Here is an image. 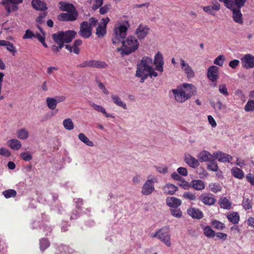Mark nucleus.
Masks as SVG:
<instances>
[{
	"label": "nucleus",
	"instance_id": "412c9836",
	"mask_svg": "<svg viewBox=\"0 0 254 254\" xmlns=\"http://www.w3.org/2000/svg\"><path fill=\"white\" fill-rule=\"evenodd\" d=\"M31 5L37 10L45 11L47 9L46 3L40 0H32Z\"/></svg>",
	"mask_w": 254,
	"mask_h": 254
},
{
	"label": "nucleus",
	"instance_id": "37998d69",
	"mask_svg": "<svg viewBox=\"0 0 254 254\" xmlns=\"http://www.w3.org/2000/svg\"><path fill=\"white\" fill-rule=\"evenodd\" d=\"M242 205L245 210H249L252 208V200L248 198L244 197Z\"/></svg>",
	"mask_w": 254,
	"mask_h": 254
},
{
	"label": "nucleus",
	"instance_id": "5701e85b",
	"mask_svg": "<svg viewBox=\"0 0 254 254\" xmlns=\"http://www.w3.org/2000/svg\"><path fill=\"white\" fill-rule=\"evenodd\" d=\"M7 144L8 147L14 150H18L21 147V143L16 139H11L7 141Z\"/></svg>",
	"mask_w": 254,
	"mask_h": 254
},
{
	"label": "nucleus",
	"instance_id": "0e129e2a",
	"mask_svg": "<svg viewBox=\"0 0 254 254\" xmlns=\"http://www.w3.org/2000/svg\"><path fill=\"white\" fill-rule=\"evenodd\" d=\"M240 64V61L238 60H234L231 61L229 63V65L233 69H235Z\"/></svg>",
	"mask_w": 254,
	"mask_h": 254
},
{
	"label": "nucleus",
	"instance_id": "774afa93",
	"mask_svg": "<svg viewBox=\"0 0 254 254\" xmlns=\"http://www.w3.org/2000/svg\"><path fill=\"white\" fill-rule=\"evenodd\" d=\"M180 186L182 187L184 189L188 190L191 188V182L189 183V182L186 181L185 180H183L181 182Z\"/></svg>",
	"mask_w": 254,
	"mask_h": 254
},
{
	"label": "nucleus",
	"instance_id": "e433bc0d",
	"mask_svg": "<svg viewBox=\"0 0 254 254\" xmlns=\"http://www.w3.org/2000/svg\"><path fill=\"white\" fill-rule=\"evenodd\" d=\"M211 225L213 228L219 230H222L225 227V224L217 220H212L211 222Z\"/></svg>",
	"mask_w": 254,
	"mask_h": 254
},
{
	"label": "nucleus",
	"instance_id": "39448f33",
	"mask_svg": "<svg viewBox=\"0 0 254 254\" xmlns=\"http://www.w3.org/2000/svg\"><path fill=\"white\" fill-rule=\"evenodd\" d=\"M152 238H158L168 247H170L171 243L170 241V236L167 229L162 228L158 231L152 235Z\"/></svg>",
	"mask_w": 254,
	"mask_h": 254
},
{
	"label": "nucleus",
	"instance_id": "dca6fc26",
	"mask_svg": "<svg viewBox=\"0 0 254 254\" xmlns=\"http://www.w3.org/2000/svg\"><path fill=\"white\" fill-rule=\"evenodd\" d=\"M233 20L239 24H243L244 23L243 14L241 8H234L232 10Z\"/></svg>",
	"mask_w": 254,
	"mask_h": 254
},
{
	"label": "nucleus",
	"instance_id": "4d7b16f0",
	"mask_svg": "<svg viewBox=\"0 0 254 254\" xmlns=\"http://www.w3.org/2000/svg\"><path fill=\"white\" fill-rule=\"evenodd\" d=\"M219 92L224 96H228L229 93L225 84H221L219 86Z\"/></svg>",
	"mask_w": 254,
	"mask_h": 254
},
{
	"label": "nucleus",
	"instance_id": "cd10ccee",
	"mask_svg": "<svg viewBox=\"0 0 254 254\" xmlns=\"http://www.w3.org/2000/svg\"><path fill=\"white\" fill-rule=\"evenodd\" d=\"M232 175L236 178L242 179L244 177L243 171L240 168L235 167L231 169Z\"/></svg>",
	"mask_w": 254,
	"mask_h": 254
},
{
	"label": "nucleus",
	"instance_id": "bb28decb",
	"mask_svg": "<svg viewBox=\"0 0 254 254\" xmlns=\"http://www.w3.org/2000/svg\"><path fill=\"white\" fill-rule=\"evenodd\" d=\"M211 154L207 151H203L199 153L198 159L200 162H206L210 160Z\"/></svg>",
	"mask_w": 254,
	"mask_h": 254
},
{
	"label": "nucleus",
	"instance_id": "f3484780",
	"mask_svg": "<svg viewBox=\"0 0 254 254\" xmlns=\"http://www.w3.org/2000/svg\"><path fill=\"white\" fill-rule=\"evenodd\" d=\"M200 200L205 205H213L216 200L212 196V194L208 193H202L200 196Z\"/></svg>",
	"mask_w": 254,
	"mask_h": 254
},
{
	"label": "nucleus",
	"instance_id": "423d86ee",
	"mask_svg": "<svg viewBox=\"0 0 254 254\" xmlns=\"http://www.w3.org/2000/svg\"><path fill=\"white\" fill-rule=\"evenodd\" d=\"M22 2L23 0H2L1 1V4L4 6L8 13L17 11L18 9V5Z\"/></svg>",
	"mask_w": 254,
	"mask_h": 254
},
{
	"label": "nucleus",
	"instance_id": "7ed1b4c3",
	"mask_svg": "<svg viewBox=\"0 0 254 254\" xmlns=\"http://www.w3.org/2000/svg\"><path fill=\"white\" fill-rule=\"evenodd\" d=\"M172 91L177 102L184 103L191 97L196 91V88L191 84L184 83L177 88L172 89Z\"/></svg>",
	"mask_w": 254,
	"mask_h": 254
},
{
	"label": "nucleus",
	"instance_id": "9d476101",
	"mask_svg": "<svg viewBox=\"0 0 254 254\" xmlns=\"http://www.w3.org/2000/svg\"><path fill=\"white\" fill-rule=\"evenodd\" d=\"M154 183L153 179H148L141 188V193L145 195L151 194L155 190Z\"/></svg>",
	"mask_w": 254,
	"mask_h": 254
},
{
	"label": "nucleus",
	"instance_id": "052dcab7",
	"mask_svg": "<svg viewBox=\"0 0 254 254\" xmlns=\"http://www.w3.org/2000/svg\"><path fill=\"white\" fill-rule=\"evenodd\" d=\"M0 155L1 156L9 157L11 155L10 152L5 148H0Z\"/></svg>",
	"mask_w": 254,
	"mask_h": 254
},
{
	"label": "nucleus",
	"instance_id": "0eeeda50",
	"mask_svg": "<svg viewBox=\"0 0 254 254\" xmlns=\"http://www.w3.org/2000/svg\"><path fill=\"white\" fill-rule=\"evenodd\" d=\"M78 34L85 39L89 38L91 36L92 28L90 27L87 21H83L80 23Z\"/></svg>",
	"mask_w": 254,
	"mask_h": 254
},
{
	"label": "nucleus",
	"instance_id": "bf43d9fd",
	"mask_svg": "<svg viewBox=\"0 0 254 254\" xmlns=\"http://www.w3.org/2000/svg\"><path fill=\"white\" fill-rule=\"evenodd\" d=\"M247 0H234L235 5L236 8H241L243 7Z\"/></svg>",
	"mask_w": 254,
	"mask_h": 254
},
{
	"label": "nucleus",
	"instance_id": "a18cd8bd",
	"mask_svg": "<svg viewBox=\"0 0 254 254\" xmlns=\"http://www.w3.org/2000/svg\"><path fill=\"white\" fill-rule=\"evenodd\" d=\"M244 110L246 112H252L254 111V100H249L246 104Z\"/></svg>",
	"mask_w": 254,
	"mask_h": 254
},
{
	"label": "nucleus",
	"instance_id": "c9c22d12",
	"mask_svg": "<svg viewBox=\"0 0 254 254\" xmlns=\"http://www.w3.org/2000/svg\"><path fill=\"white\" fill-rule=\"evenodd\" d=\"M204 235L208 238H213L215 236V231L209 226L203 228Z\"/></svg>",
	"mask_w": 254,
	"mask_h": 254
},
{
	"label": "nucleus",
	"instance_id": "7c9ffc66",
	"mask_svg": "<svg viewBox=\"0 0 254 254\" xmlns=\"http://www.w3.org/2000/svg\"><path fill=\"white\" fill-rule=\"evenodd\" d=\"M107 34L106 27L105 25H99L96 30V34L99 38L104 37Z\"/></svg>",
	"mask_w": 254,
	"mask_h": 254
},
{
	"label": "nucleus",
	"instance_id": "ddd939ff",
	"mask_svg": "<svg viewBox=\"0 0 254 254\" xmlns=\"http://www.w3.org/2000/svg\"><path fill=\"white\" fill-rule=\"evenodd\" d=\"M59 9L62 11H65L68 13L78 12L75 7L73 4L64 1H60Z\"/></svg>",
	"mask_w": 254,
	"mask_h": 254
},
{
	"label": "nucleus",
	"instance_id": "72a5a7b5",
	"mask_svg": "<svg viewBox=\"0 0 254 254\" xmlns=\"http://www.w3.org/2000/svg\"><path fill=\"white\" fill-rule=\"evenodd\" d=\"M79 139L85 143L86 145L92 147L94 146V143L92 141H90L89 138L83 133H80L78 135Z\"/></svg>",
	"mask_w": 254,
	"mask_h": 254
},
{
	"label": "nucleus",
	"instance_id": "f704fd0d",
	"mask_svg": "<svg viewBox=\"0 0 254 254\" xmlns=\"http://www.w3.org/2000/svg\"><path fill=\"white\" fill-rule=\"evenodd\" d=\"M17 138L20 139H26L28 137V131L25 128L18 130L16 132Z\"/></svg>",
	"mask_w": 254,
	"mask_h": 254
},
{
	"label": "nucleus",
	"instance_id": "5fc2aeb1",
	"mask_svg": "<svg viewBox=\"0 0 254 254\" xmlns=\"http://www.w3.org/2000/svg\"><path fill=\"white\" fill-rule=\"evenodd\" d=\"M90 105V106L93 108L96 111L100 112L102 113H105V109L102 106L97 105L94 103H92Z\"/></svg>",
	"mask_w": 254,
	"mask_h": 254
},
{
	"label": "nucleus",
	"instance_id": "6e6552de",
	"mask_svg": "<svg viewBox=\"0 0 254 254\" xmlns=\"http://www.w3.org/2000/svg\"><path fill=\"white\" fill-rule=\"evenodd\" d=\"M241 63L245 69L253 68L254 67V56L250 54H247L241 59Z\"/></svg>",
	"mask_w": 254,
	"mask_h": 254
},
{
	"label": "nucleus",
	"instance_id": "473e14b6",
	"mask_svg": "<svg viewBox=\"0 0 254 254\" xmlns=\"http://www.w3.org/2000/svg\"><path fill=\"white\" fill-rule=\"evenodd\" d=\"M111 98L114 103L118 106L122 107L124 109H127V107L126 104L124 103L119 96L115 95H112Z\"/></svg>",
	"mask_w": 254,
	"mask_h": 254
},
{
	"label": "nucleus",
	"instance_id": "a19ab883",
	"mask_svg": "<svg viewBox=\"0 0 254 254\" xmlns=\"http://www.w3.org/2000/svg\"><path fill=\"white\" fill-rule=\"evenodd\" d=\"M63 126L67 130H71L74 128V125L71 119L68 118L64 120Z\"/></svg>",
	"mask_w": 254,
	"mask_h": 254
},
{
	"label": "nucleus",
	"instance_id": "de8ad7c7",
	"mask_svg": "<svg viewBox=\"0 0 254 254\" xmlns=\"http://www.w3.org/2000/svg\"><path fill=\"white\" fill-rule=\"evenodd\" d=\"M223 2L225 6L231 10L234 8H236L234 0H225Z\"/></svg>",
	"mask_w": 254,
	"mask_h": 254
},
{
	"label": "nucleus",
	"instance_id": "13d9d810",
	"mask_svg": "<svg viewBox=\"0 0 254 254\" xmlns=\"http://www.w3.org/2000/svg\"><path fill=\"white\" fill-rule=\"evenodd\" d=\"M80 210H81V208H80V207H77V208L73 210L72 212V215L70 216V219H74L78 218V217L79 215V212H80Z\"/></svg>",
	"mask_w": 254,
	"mask_h": 254
},
{
	"label": "nucleus",
	"instance_id": "680f3d73",
	"mask_svg": "<svg viewBox=\"0 0 254 254\" xmlns=\"http://www.w3.org/2000/svg\"><path fill=\"white\" fill-rule=\"evenodd\" d=\"M246 179L248 182L250 183L252 186H254V175L250 173H248L246 176Z\"/></svg>",
	"mask_w": 254,
	"mask_h": 254
},
{
	"label": "nucleus",
	"instance_id": "c03bdc74",
	"mask_svg": "<svg viewBox=\"0 0 254 254\" xmlns=\"http://www.w3.org/2000/svg\"><path fill=\"white\" fill-rule=\"evenodd\" d=\"M209 187L210 190L214 193H217L222 190V187L218 183H212L209 184Z\"/></svg>",
	"mask_w": 254,
	"mask_h": 254
},
{
	"label": "nucleus",
	"instance_id": "69168bd1",
	"mask_svg": "<svg viewBox=\"0 0 254 254\" xmlns=\"http://www.w3.org/2000/svg\"><path fill=\"white\" fill-rule=\"evenodd\" d=\"M46 12L40 13L36 19L37 22H38L39 24H42L44 22L43 19L46 16Z\"/></svg>",
	"mask_w": 254,
	"mask_h": 254
},
{
	"label": "nucleus",
	"instance_id": "8fccbe9b",
	"mask_svg": "<svg viewBox=\"0 0 254 254\" xmlns=\"http://www.w3.org/2000/svg\"><path fill=\"white\" fill-rule=\"evenodd\" d=\"M183 197L190 200H195L196 198L194 193L191 192H185L183 193Z\"/></svg>",
	"mask_w": 254,
	"mask_h": 254
},
{
	"label": "nucleus",
	"instance_id": "c85d7f7f",
	"mask_svg": "<svg viewBox=\"0 0 254 254\" xmlns=\"http://www.w3.org/2000/svg\"><path fill=\"white\" fill-rule=\"evenodd\" d=\"M227 217L230 222L234 224H238L240 220L239 215L236 212H233L228 214Z\"/></svg>",
	"mask_w": 254,
	"mask_h": 254
},
{
	"label": "nucleus",
	"instance_id": "6e6d98bb",
	"mask_svg": "<svg viewBox=\"0 0 254 254\" xmlns=\"http://www.w3.org/2000/svg\"><path fill=\"white\" fill-rule=\"evenodd\" d=\"M95 3L92 6V9L94 11L100 8L103 5V0H95Z\"/></svg>",
	"mask_w": 254,
	"mask_h": 254
},
{
	"label": "nucleus",
	"instance_id": "4be33fe9",
	"mask_svg": "<svg viewBox=\"0 0 254 254\" xmlns=\"http://www.w3.org/2000/svg\"><path fill=\"white\" fill-rule=\"evenodd\" d=\"M137 66L136 76L141 77L140 82L143 83L144 81V80L146 79L148 76L146 73V70L145 71L144 69H143V66H142V64H140V63H139L137 64Z\"/></svg>",
	"mask_w": 254,
	"mask_h": 254
},
{
	"label": "nucleus",
	"instance_id": "338daca9",
	"mask_svg": "<svg viewBox=\"0 0 254 254\" xmlns=\"http://www.w3.org/2000/svg\"><path fill=\"white\" fill-rule=\"evenodd\" d=\"M78 67H91V60L85 61L77 66Z\"/></svg>",
	"mask_w": 254,
	"mask_h": 254
},
{
	"label": "nucleus",
	"instance_id": "aec40b11",
	"mask_svg": "<svg viewBox=\"0 0 254 254\" xmlns=\"http://www.w3.org/2000/svg\"><path fill=\"white\" fill-rule=\"evenodd\" d=\"M166 204L170 207L176 208L182 204L181 199L175 197H167L166 199Z\"/></svg>",
	"mask_w": 254,
	"mask_h": 254
},
{
	"label": "nucleus",
	"instance_id": "b1692460",
	"mask_svg": "<svg viewBox=\"0 0 254 254\" xmlns=\"http://www.w3.org/2000/svg\"><path fill=\"white\" fill-rule=\"evenodd\" d=\"M185 161L186 163L192 168L197 167L199 164L198 160L190 155L185 156Z\"/></svg>",
	"mask_w": 254,
	"mask_h": 254
},
{
	"label": "nucleus",
	"instance_id": "a211bd4d",
	"mask_svg": "<svg viewBox=\"0 0 254 254\" xmlns=\"http://www.w3.org/2000/svg\"><path fill=\"white\" fill-rule=\"evenodd\" d=\"M213 156L218 159L219 162H230L232 159V156L221 152L213 153Z\"/></svg>",
	"mask_w": 254,
	"mask_h": 254
},
{
	"label": "nucleus",
	"instance_id": "6ab92c4d",
	"mask_svg": "<svg viewBox=\"0 0 254 254\" xmlns=\"http://www.w3.org/2000/svg\"><path fill=\"white\" fill-rule=\"evenodd\" d=\"M154 64L156 65V69L159 71L162 72L163 70V65L164 64L163 57L161 54L158 53L154 57Z\"/></svg>",
	"mask_w": 254,
	"mask_h": 254
},
{
	"label": "nucleus",
	"instance_id": "c756f323",
	"mask_svg": "<svg viewBox=\"0 0 254 254\" xmlns=\"http://www.w3.org/2000/svg\"><path fill=\"white\" fill-rule=\"evenodd\" d=\"M108 65L104 62L92 60H91V67L97 68H106Z\"/></svg>",
	"mask_w": 254,
	"mask_h": 254
},
{
	"label": "nucleus",
	"instance_id": "49530a36",
	"mask_svg": "<svg viewBox=\"0 0 254 254\" xmlns=\"http://www.w3.org/2000/svg\"><path fill=\"white\" fill-rule=\"evenodd\" d=\"M20 158L25 161H29L32 159V156L29 152H22L20 154Z\"/></svg>",
	"mask_w": 254,
	"mask_h": 254
},
{
	"label": "nucleus",
	"instance_id": "f257e3e1",
	"mask_svg": "<svg viewBox=\"0 0 254 254\" xmlns=\"http://www.w3.org/2000/svg\"><path fill=\"white\" fill-rule=\"evenodd\" d=\"M129 27L127 20H122L119 22V26H115L114 29V34L112 37V43L114 44L122 43L123 50L122 53L126 55L135 52L139 47V43L138 40L134 36H128L125 40L127 32Z\"/></svg>",
	"mask_w": 254,
	"mask_h": 254
},
{
	"label": "nucleus",
	"instance_id": "393cba45",
	"mask_svg": "<svg viewBox=\"0 0 254 254\" xmlns=\"http://www.w3.org/2000/svg\"><path fill=\"white\" fill-rule=\"evenodd\" d=\"M191 187L195 190H201L205 188V185L200 180H194L191 182Z\"/></svg>",
	"mask_w": 254,
	"mask_h": 254
},
{
	"label": "nucleus",
	"instance_id": "20e7f679",
	"mask_svg": "<svg viewBox=\"0 0 254 254\" xmlns=\"http://www.w3.org/2000/svg\"><path fill=\"white\" fill-rule=\"evenodd\" d=\"M140 64H142L143 69L144 71L146 70V74L150 77H157V73L154 70L152 67V60L148 57H144L142 58Z\"/></svg>",
	"mask_w": 254,
	"mask_h": 254
},
{
	"label": "nucleus",
	"instance_id": "ea45409f",
	"mask_svg": "<svg viewBox=\"0 0 254 254\" xmlns=\"http://www.w3.org/2000/svg\"><path fill=\"white\" fill-rule=\"evenodd\" d=\"M2 194L6 198H9L10 197H14L16 196L17 192L16 190L13 189H9L3 191Z\"/></svg>",
	"mask_w": 254,
	"mask_h": 254
},
{
	"label": "nucleus",
	"instance_id": "2f4dec72",
	"mask_svg": "<svg viewBox=\"0 0 254 254\" xmlns=\"http://www.w3.org/2000/svg\"><path fill=\"white\" fill-rule=\"evenodd\" d=\"M40 250L43 252L46 249L50 246V242L47 238H43L39 240Z\"/></svg>",
	"mask_w": 254,
	"mask_h": 254
},
{
	"label": "nucleus",
	"instance_id": "864d4df0",
	"mask_svg": "<svg viewBox=\"0 0 254 254\" xmlns=\"http://www.w3.org/2000/svg\"><path fill=\"white\" fill-rule=\"evenodd\" d=\"M6 48L8 51L12 53L13 55H15V53L17 52L13 44L10 43L9 41H8V43L7 44Z\"/></svg>",
	"mask_w": 254,
	"mask_h": 254
},
{
	"label": "nucleus",
	"instance_id": "a878e982",
	"mask_svg": "<svg viewBox=\"0 0 254 254\" xmlns=\"http://www.w3.org/2000/svg\"><path fill=\"white\" fill-rule=\"evenodd\" d=\"M178 190V188L172 184H167L163 188V191L166 194H174Z\"/></svg>",
	"mask_w": 254,
	"mask_h": 254
},
{
	"label": "nucleus",
	"instance_id": "58836bf2",
	"mask_svg": "<svg viewBox=\"0 0 254 254\" xmlns=\"http://www.w3.org/2000/svg\"><path fill=\"white\" fill-rule=\"evenodd\" d=\"M220 206L224 209H230L231 206V202L226 197L221 198L220 201Z\"/></svg>",
	"mask_w": 254,
	"mask_h": 254
},
{
	"label": "nucleus",
	"instance_id": "4c0bfd02",
	"mask_svg": "<svg viewBox=\"0 0 254 254\" xmlns=\"http://www.w3.org/2000/svg\"><path fill=\"white\" fill-rule=\"evenodd\" d=\"M46 102L47 106L50 109L54 110L56 109L57 105V103L55 98L48 97L46 99Z\"/></svg>",
	"mask_w": 254,
	"mask_h": 254
},
{
	"label": "nucleus",
	"instance_id": "f8f14e48",
	"mask_svg": "<svg viewBox=\"0 0 254 254\" xmlns=\"http://www.w3.org/2000/svg\"><path fill=\"white\" fill-rule=\"evenodd\" d=\"M150 29L147 26L140 24L135 31V34L139 40H143L148 34Z\"/></svg>",
	"mask_w": 254,
	"mask_h": 254
},
{
	"label": "nucleus",
	"instance_id": "e2e57ef3",
	"mask_svg": "<svg viewBox=\"0 0 254 254\" xmlns=\"http://www.w3.org/2000/svg\"><path fill=\"white\" fill-rule=\"evenodd\" d=\"M35 37V34L30 30L28 29L25 31V34L23 36V39H31Z\"/></svg>",
	"mask_w": 254,
	"mask_h": 254
},
{
	"label": "nucleus",
	"instance_id": "3c124183",
	"mask_svg": "<svg viewBox=\"0 0 254 254\" xmlns=\"http://www.w3.org/2000/svg\"><path fill=\"white\" fill-rule=\"evenodd\" d=\"M111 5L110 4H107L103 6H101L99 9V12L101 14H104L108 12L111 9Z\"/></svg>",
	"mask_w": 254,
	"mask_h": 254
},
{
	"label": "nucleus",
	"instance_id": "603ef678",
	"mask_svg": "<svg viewBox=\"0 0 254 254\" xmlns=\"http://www.w3.org/2000/svg\"><path fill=\"white\" fill-rule=\"evenodd\" d=\"M172 215L177 218H181L182 216V213L180 209H172L171 210Z\"/></svg>",
	"mask_w": 254,
	"mask_h": 254
},
{
	"label": "nucleus",
	"instance_id": "1a4fd4ad",
	"mask_svg": "<svg viewBox=\"0 0 254 254\" xmlns=\"http://www.w3.org/2000/svg\"><path fill=\"white\" fill-rule=\"evenodd\" d=\"M181 68L186 74L188 79L194 77L195 73L191 66L183 59H180Z\"/></svg>",
	"mask_w": 254,
	"mask_h": 254
},
{
	"label": "nucleus",
	"instance_id": "4468645a",
	"mask_svg": "<svg viewBox=\"0 0 254 254\" xmlns=\"http://www.w3.org/2000/svg\"><path fill=\"white\" fill-rule=\"evenodd\" d=\"M207 77L212 82L217 81L218 78V67L212 65L207 70Z\"/></svg>",
	"mask_w": 254,
	"mask_h": 254
},
{
	"label": "nucleus",
	"instance_id": "f03ea898",
	"mask_svg": "<svg viewBox=\"0 0 254 254\" xmlns=\"http://www.w3.org/2000/svg\"><path fill=\"white\" fill-rule=\"evenodd\" d=\"M76 32L73 30L59 31L52 35V38L58 46L52 45V51L57 54L64 47V43H68L75 38Z\"/></svg>",
	"mask_w": 254,
	"mask_h": 254
},
{
	"label": "nucleus",
	"instance_id": "09e8293b",
	"mask_svg": "<svg viewBox=\"0 0 254 254\" xmlns=\"http://www.w3.org/2000/svg\"><path fill=\"white\" fill-rule=\"evenodd\" d=\"M225 58L223 55H219L214 61V64L222 66L223 65Z\"/></svg>",
	"mask_w": 254,
	"mask_h": 254
},
{
	"label": "nucleus",
	"instance_id": "2eb2a0df",
	"mask_svg": "<svg viewBox=\"0 0 254 254\" xmlns=\"http://www.w3.org/2000/svg\"><path fill=\"white\" fill-rule=\"evenodd\" d=\"M187 213L193 219H200L203 217L202 212L200 209L194 207L188 208Z\"/></svg>",
	"mask_w": 254,
	"mask_h": 254
},
{
	"label": "nucleus",
	"instance_id": "9b49d317",
	"mask_svg": "<svg viewBox=\"0 0 254 254\" xmlns=\"http://www.w3.org/2000/svg\"><path fill=\"white\" fill-rule=\"evenodd\" d=\"M78 12L61 13L57 16V19L60 21H74L78 17Z\"/></svg>",
	"mask_w": 254,
	"mask_h": 254
},
{
	"label": "nucleus",
	"instance_id": "79ce46f5",
	"mask_svg": "<svg viewBox=\"0 0 254 254\" xmlns=\"http://www.w3.org/2000/svg\"><path fill=\"white\" fill-rule=\"evenodd\" d=\"M207 165V169L208 170L216 172L218 170V165L217 162L213 159L210 160L209 161Z\"/></svg>",
	"mask_w": 254,
	"mask_h": 254
}]
</instances>
